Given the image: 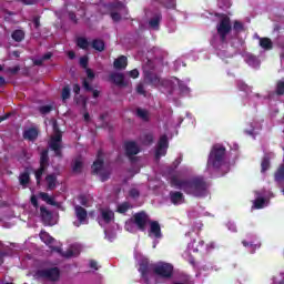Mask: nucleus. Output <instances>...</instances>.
Masks as SVG:
<instances>
[{"label":"nucleus","instance_id":"10","mask_svg":"<svg viewBox=\"0 0 284 284\" xmlns=\"http://www.w3.org/2000/svg\"><path fill=\"white\" fill-rule=\"evenodd\" d=\"M74 214H75V217L78 219V222H73V225L75 227H81V225H85V223H88V210H85L83 206L75 205Z\"/></svg>","mask_w":284,"mask_h":284},{"label":"nucleus","instance_id":"32","mask_svg":"<svg viewBox=\"0 0 284 284\" xmlns=\"http://www.w3.org/2000/svg\"><path fill=\"white\" fill-rule=\"evenodd\" d=\"M274 181L276 183H283L284 181V164H281L274 173Z\"/></svg>","mask_w":284,"mask_h":284},{"label":"nucleus","instance_id":"54","mask_svg":"<svg viewBox=\"0 0 284 284\" xmlns=\"http://www.w3.org/2000/svg\"><path fill=\"white\" fill-rule=\"evenodd\" d=\"M136 92L138 94H145V87H143V84H138Z\"/></svg>","mask_w":284,"mask_h":284},{"label":"nucleus","instance_id":"31","mask_svg":"<svg viewBox=\"0 0 284 284\" xmlns=\"http://www.w3.org/2000/svg\"><path fill=\"white\" fill-rule=\"evenodd\" d=\"M48 171V166L40 165L38 170L34 172L37 185H41V179L43 174Z\"/></svg>","mask_w":284,"mask_h":284},{"label":"nucleus","instance_id":"46","mask_svg":"<svg viewBox=\"0 0 284 284\" xmlns=\"http://www.w3.org/2000/svg\"><path fill=\"white\" fill-rule=\"evenodd\" d=\"M129 195L131 196V199H139V196H141V193L136 189H131L129 191Z\"/></svg>","mask_w":284,"mask_h":284},{"label":"nucleus","instance_id":"48","mask_svg":"<svg viewBox=\"0 0 284 284\" xmlns=\"http://www.w3.org/2000/svg\"><path fill=\"white\" fill-rule=\"evenodd\" d=\"M100 179H101L102 183H105V181H108V179H110V172H100Z\"/></svg>","mask_w":284,"mask_h":284},{"label":"nucleus","instance_id":"57","mask_svg":"<svg viewBox=\"0 0 284 284\" xmlns=\"http://www.w3.org/2000/svg\"><path fill=\"white\" fill-rule=\"evenodd\" d=\"M69 19L71 20V21H73V23H77L78 22V20H77V13H74V12H69Z\"/></svg>","mask_w":284,"mask_h":284},{"label":"nucleus","instance_id":"63","mask_svg":"<svg viewBox=\"0 0 284 284\" xmlns=\"http://www.w3.org/2000/svg\"><path fill=\"white\" fill-rule=\"evenodd\" d=\"M68 57H69V59L74 60V59H77V53L74 51H69Z\"/></svg>","mask_w":284,"mask_h":284},{"label":"nucleus","instance_id":"20","mask_svg":"<svg viewBox=\"0 0 284 284\" xmlns=\"http://www.w3.org/2000/svg\"><path fill=\"white\" fill-rule=\"evenodd\" d=\"M113 68H115V70H125V68H128V57L120 55L116 58L113 62Z\"/></svg>","mask_w":284,"mask_h":284},{"label":"nucleus","instance_id":"7","mask_svg":"<svg viewBox=\"0 0 284 284\" xmlns=\"http://www.w3.org/2000/svg\"><path fill=\"white\" fill-rule=\"evenodd\" d=\"M148 213H145V211H141L133 214L130 223H133V225H135L140 232H145L148 227Z\"/></svg>","mask_w":284,"mask_h":284},{"label":"nucleus","instance_id":"41","mask_svg":"<svg viewBox=\"0 0 284 284\" xmlns=\"http://www.w3.org/2000/svg\"><path fill=\"white\" fill-rule=\"evenodd\" d=\"M128 210H130V203H128V202H124L118 206L119 214H125V212H128Z\"/></svg>","mask_w":284,"mask_h":284},{"label":"nucleus","instance_id":"50","mask_svg":"<svg viewBox=\"0 0 284 284\" xmlns=\"http://www.w3.org/2000/svg\"><path fill=\"white\" fill-rule=\"evenodd\" d=\"M139 74L140 73L136 69L129 71V77H131V79H139Z\"/></svg>","mask_w":284,"mask_h":284},{"label":"nucleus","instance_id":"8","mask_svg":"<svg viewBox=\"0 0 284 284\" xmlns=\"http://www.w3.org/2000/svg\"><path fill=\"white\" fill-rule=\"evenodd\" d=\"M154 267L156 264L150 263L148 260H143L140 262L139 272L145 283H150V274H154Z\"/></svg>","mask_w":284,"mask_h":284},{"label":"nucleus","instance_id":"12","mask_svg":"<svg viewBox=\"0 0 284 284\" xmlns=\"http://www.w3.org/2000/svg\"><path fill=\"white\" fill-rule=\"evenodd\" d=\"M109 81L118 85V88H128V81H125V75L119 72H112L109 75Z\"/></svg>","mask_w":284,"mask_h":284},{"label":"nucleus","instance_id":"30","mask_svg":"<svg viewBox=\"0 0 284 284\" xmlns=\"http://www.w3.org/2000/svg\"><path fill=\"white\" fill-rule=\"evenodd\" d=\"M11 39H13V41L17 43H21V41L26 39V32H23L21 29L14 30L11 34Z\"/></svg>","mask_w":284,"mask_h":284},{"label":"nucleus","instance_id":"42","mask_svg":"<svg viewBox=\"0 0 284 284\" xmlns=\"http://www.w3.org/2000/svg\"><path fill=\"white\" fill-rule=\"evenodd\" d=\"M148 80L149 82L151 83V85H159L160 83V79H159V75H155V74H149L148 75Z\"/></svg>","mask_w":284,"mask_h":284},{"label":"nucleus","instance_id":"35","mask_svg":"<svg viewBox=\"0 0 284 284\" xmlns=\"http://www.w3.org/2000/svg\"><path fill=\"white\" fill-rule=\"evenodd\" d=\"M39 195H40V199H42V201H44V203H47L48 205H57L54 197L50 196V194L45 192H40Z\"/></svg>","mask_w":284,"mask_h":284},{"label":"nucleus","instance_id":"61","mask_svg":"<svg viewBox=\"0 0 284 284\" xmlns=\"http://www.w3.org/2000/svg\"><path fill=\"white\" fill-rule=\"evenodd\" d=\"M43 58H40V59H36L34 61H33V65H43Z\"/></svg>","mask_w":284,"mask_h":284},{"label":"nucleus","instance_id":"19","mask_svg":"<svg viewBox=\"0 0 284 284\" xmlns=\"http://www.w3.org/2000/svg\"><path fill=\"white\" fill-rule=\"evenodd\" d=\"M257 39H258V45L260 48H262V50L270 51L274 49V42H272V39L267 37H264V38L257 37Z\"/></svg>","mask_w":284,"mask_h":284},{"label":"nucleus","instance_id":"38","mask_svg":"<svg viewBox=\"0 0 284 284\" xmlns=\"http://www.w3.org/2000/svg\"><path fill=\"white\" fill-rule=\"evenodd\" d=\"M261 168V172H267L270 170V156L265 155L262 159Z\"/></svg>","mask_w":284,"mask_h":284},{"label":"nucleus","instance_id":"44","mask_svg":"<svg viewBox=\"0 0 284 284\" xmlns=\"http://www.w3.org/2000/svg\"><path fill=\"white\" fill-rule=\"evenodd\" d=\"M89 62H90V59L88 58V55H83V57L80 58V65L84 70H88V63Z\"/></svg>","mask_w":284,"mask_h":284},{"label":"nucleus","instance_id":"58","mask_svg":"<svg viewBox=\"0 0 284 284\" xmlns=\"http://www.w3.org/2000/svg\"><path fill=\"white\" fill-rule=\"evenodd\" d=\"M73 92L74 94H80L81 85H79V83L73 84Z\"/></svg>","mask_w":284,"mask_h":284},{"label":"nucleus","instance_id":"11","mask_svg":"<svg viewBox=\"0 0 284 284\" xmlns=\"http://www.w3.org/2000/svg\"><path fill=\"white\" fill-rule=\"evenodd\" d=\"M169 146L170 142L168 141V135H162L158 142V148L155 150V159H161V156H165V154H168Z\"/></svg>","mask_w":284,"mask_h":284},{"label":"nucleus","instance_id":"13","mask_svg":"<svg viewBox=\"0 0 284 284\" xmlns=\"http://www.w3.org/2000/svg\"><path fill=\"white\" fill-rule=\"evenodd\" d=\"M105 161L103 160V151L99 150L97 154V160L92 164V174H100L101 170H103V165Z\"/></svg>","mask_w":284,"mask_h":284},{"label":"nucleus","instance_id":"64","mask_svg":"<svg viewBox=\"0 0 284 284\" xmlns=\"http://www.w3.org/2000/svg\"><path fill=\"white\" fill-rule=\"evenodd\" d=\"M10 119V113H6L4 115L0 116V123L3 121H8Z\"/></svg>","mask_w":284,"mask_h":284},{"label":"nucleus","instance_id":"16","mask_svg":"<svg viewBox=\"0 0 284 284\" xmlns=\"http://www.w3.org/2000/svg\"><path fill=\"white\" fill-rule=\"evenodd\" d=\"M120 8H121L120 2L109 4L110 17L112 21H114L115 23H119V21H121V13L114 11V10H119Z\"/></svg>","mask_w":284,"mask_h":284},{"label":"nucleus","instance_id":"45","mask_svg":"<svg viewBox=\"0 0 284 284\" xmlns=\"http://www.w3.org/2000/svg\"><path fill=\"white\" fill-rule=\"evenodd\" d=\"M33 26L36 30H39V28H41V16L33 17Z\"/></svg>","mask_w":284,"mask_h":284},{"label":"nucleus","instance_id":"51","mask_svg":"<svg viewBox=\"0 0 284 284\" xmlns=\"http://www.w3.org/2000/svg\"><path fill=\"white\" fill-rule=\"evenodd\" d=\"M31 205H33V207H39V200L37 199V195H31Z\"/></svg>","mask_w":284,"mask_h":284},{"label":"nucleus","instance_id":"39","mask_svg":"<svg viewBox=\"0 0 284 284\" xmlns=\"http://www.w3.org/2000/svg\"><path fill=\"white\" fill-rule=\"evenodd\" d=\"M265 205V199L264 197H257L255 201H254V207L256 210H263Z\"/></svg>","mask_w":284,"mask_h":284},{"label":"nucleus","instance_id":"18","mask_svg":"<svg viewBox=\"0 0 284 284\" xmlns=\"http://www.w3.org/2000/svg\"><path fill=\"white\" fill-rule=\"evenodd\" d=\"M23 139L26 141H37V139H39V130L37 128H29L24 130Z\"/></svg>","mask_w":284,"mask_h":284},{"label":"nucleus","instance_id":"2","mask_svg":"<svg viewBox=\"0 0 284 284\" xmlns=\"http://www.w3.org/2000/svg\"><path fill=\"white\" fill-rule=\"evenodd\" d=\"M220 22L216 26L221 43H227V36L232 32V20L225 13H216Z\"/></svg>","mask_w":284,"mask_h":284},{"label":"nucleus","instance_id":"24","mask_svg":"<svg viewBox=\"0 0 284 284\" xmlns=\"http://www.w3.org/2000/svg\"><path fill=\"white\" fill-rule=\"evenodd\" d=\"M40 239L45 245H49V247H52V243L55 241L54 237H52L51 234L45 231L40 232Z\"/></svg>","mask_w":284,"mask_h":284},{"label":"nucleus","instance_id":"56","mask_svg":"<svg viewBox=\"0 0 284 284\" xmlns=\"http://www.w3.org/2000/svg\"><path fill=\"white\" fill-rule=\"evenodd\" d=\"M42 61H49V59H52V52H47L41 57Z\"/></svg>","mask_w":284,"mask_h":284},{"label":"nucleus","instance_id":"15","mask_svg":"<svg viewBox=\"0 0 284 284\" xmlns=\"http://www.w3.org/2000/svg\"><path fill=\"white\" fill-rule=\"evenodd\" d=\"M149 236H154V239H161L163 236V234L161 233V224H159V222H150Z\"/></svg>","mask_w":284,"mask_h":284},{"label":"nucleus","instance_id":"47","mask_svg":"<svg viewBox=\"0 0 284 284\" xmlns=\"http://www.w3.org/2000/svg\"><path fill=\"white\" fill-rule=\"evenodd\" d=\"M83 89L85 90V92H92V85H90V82H88V80H83L82 82Z\"/></svg>","mask_w":284,"mask_h":284},{"label":"nucleus","instance_id":"40","mask_svg":"<svg viewBox=\"0 0 284 284\" xmlns=\"http://www.w3.org/2000/svg\"><path fill=\"white\" fill-rule=\"evenodd\" d=\"M52 110H53V106L50 104L39 106L40 114H50Z\"/></svg>","mask_w":284,"mask_h":284},{"label":"nucleus","instance_id":"59","mask_svg":"<svg viewBox=\"0 0 284 284\" xmlns=\"http://www.w3.org/2000/svg\"><path fill=\"white\" fill-rule=\"evenodd\" d=\"M21 2L24 6H34V3H37V0H21Z\"/></svg>","mask_w":284,"mask_h":284},{"label":"nucleus","instance_id":"55","mask_svg":"<svg viewBox=\"0 0 284 284\" xmlns=\"http://www.w3.org/2000/svg\"><path fill=\"white\" fill-rule=\"evenodd\" d=\"M181 161H182L181 158L175 159V160L173 161V163H172V168H173L174 170H176V168H179V166L181 165Z\"/></svg>","mask_w":284,"mask_h":284},{"label":"nucleus","instance_id":"33","mask_svg":"<svg viewBox=\"0 0 284 284\" xmlns=\"http://www.w3.org/2000/svg\"><path fill=\"white\" fill-rule=\"evenodd\" d=\"M77 45H78V48H80L81 50H89V48H90V41H88L87 38L79 37V38L77 39Z\"/></svg>","mask_w":284,"mask_h":284},{"label":"nucleus","instance_id":"29","mask_svg":"<svg viewBox=\"0 0 284 284\" xmlns=\"http://www.w3.org/2000/svg\"><path fill=\"white\" fill-rule=\"evenodd\" d=\"M48 149H44L41 153H40V165L44 166V168H50V156L48 155Z\"/></svg>","mask_w":284,"mask_h":284},{"label":"nucleus","instance_id":"37","mask_svg":"<svg viewBox=\"0 0 284 284\" xmlns=\"http://www.w3.org/2000/svg\"><path fill=\"white\" fill-rule=\"evenodd\" d=\"M101 216H102L104 222L111 223L112 220L114 219V212H112V211H102Z\"/></svg>","mask_w":284,"mask_h":284},{"label":"nucleus","instance_id":"25","mask_svg":"<svg viewBox=\"0 0 284 284\" xmlns=\"http://www.w3.org/2000/svg\"><path fill=\"white\" fill-rule=\"evenodd\" d=\"M71 168L74 174H81V172L83 171V161L81 160V158H75Z\"/></svg>","mask_w":284,"mask_h":284},{"label":"nucleus","instance_id":"43","mask_svg":"<svg viewBox=\"0 0 284 284\" xmlns=\"http://www.w3.org/2000/svg\"><path fill=\"white\" fill-rule=\"evenodd\" d=\"M233 30L235 32H243V22L235 20L233 23Z\"/></svg>","mask_w":284,"mask_h":284},{"label":"nucleus","instance_id":"36","mask_svg":"<svg viewBox=\"0 0 284 284\" xmlns=\"http://www.w3.org/2000/svg\"><path fill=\"white\" fill-rule=\"evenodd\" d=\"M71 95H72V92H71L70 85L69 84L64 85L61 91V99L63 103H65V101H68V99H70Z\"/></svg>","mask_w":284,"mask_h":284},{"label":"nucleus","instance_id":"62","mask_svg":"<svg viewBox=\"0 0 284 284\" xmlns=\"http://www.w3.org/2000/svg\"><path fill=\"white\" fill-rule=\"evenodd\" d=\"M145 141H148V143H153L154 136L152 134H146L145 135Z\"/></svg>","mask_w":284,"mask_h":284},{"label":"nucleus","instance_id":"28","mask_svg":"<svg viewBox=\"0 0 284 284\" xmlns=\"http://www.w3.org/2000/svg\"><path fill=\"white\" fill-rule=\"evenodd\" d=\"M19 183L22 187H28L30 185V172L24 171L19 175Z\"/></svg>","mask_w":284,"mask_h":284},{"label":"nucleus","instance_id":"52","mask_svg":"<svg viewBox=\"0 0 284 284\" xmlns=\"http://www.w3.org/2000/svg\"><path fill=\"white\" fill-rule=\"evenodd\" d=\"M19 70H21V67L16 65V67H13V68H9V69H8V72H10V74H18V73H19Z\"/></svg>","mask_w":284,"mask_h":284},{"label":"nucleus","instance_id":"22","mask_svg":"<svg viewBox=\"0 0 284 284\" xmlns=\"http://www.w3.org/2000/svg\"><path fill=\"white\" fill-rule=\"evenodd\" d=\"M45 181L48 190H57V175L54 173L47 175Z\"/></svg>","mask_w":284,"mask_h":284},{"label":"nucleus","instance_id":"23","mask_svg":"<svg viewBox=\"0 0 284 284\" xmlns=\"http://www.w3.org/2000/svg\"><path fill=\"white\" fill-rule=\"evenodd\" d=\"M135 116H138V119H141V121H144L145 123L150 121V112L142 108H138L135 110Z\"/></svg>","mask_w":284,"mask_h":284},{"label":"nucleus","instance_id":"3","mask_svg":"<svg viewBox=\"0 0 284 284\" xmlns=\"http://www.w3.org/2000/svg\"><path fill=\"white\" fill-rule=\"evenodd\" d=\"M225 159V148L224 146H213L207 159V168L213 170H220L223 165Z\"/></svg>","mask_w":284,"mask_h":284},{"label":"nucleus","instance_id":"5","mask_svg":"<svg viewBox=\"0 0 284 284\" xmlns=\"http://www.w3.org/2000/svg\"><path fill=\"white\" fill-rule=\"evenodd\" d=\"M54 135L51 136L49 148L54 151L55 156L58 159H61L63 156V152L61 151V141H63V133H61V130H59V126L57 124L53 125Z\"/></svg>","mask_w":284,"mask_h":284},{"label":"nucleus","instance_id":"34","mask_svg":"<svg viewBox=\"0 0 284 284\" xmlns=\"http://www.w3.org/2000/svg\"><path fill=\"white\" fill-rule=\"evenodd\" d=\"M275 94L276 97H284V79L276 81Z\"/></svg>","mask_w":284,"mask_h":284},{"label":"nucleus","instance_id":"27","mask_svg":"<svg viewBox=\"0 0 284 284\" xmlns=\"http://www.w3.org/2000/svg\"><path fill=\"white\" fill-rule=\"evenodd\" d=\"M91 47L93 50H97V52H103L105 50V42L101 39H93Z\"/></svg>","mask_w":284,"mask_h":284},{"label":"nucleus","instance_id":"21","mask_svg":"<svg viewBox=\"0 0 284 284\" xmlns=\"http://www.w3.org/2000/svg\"><path fill=\"white\" fill-rule=\"evenodd\" d=\"M161 19H163V16H161V13H156L155 16H153V18L149 20L150 28H152L153 30H159V27L161 26Z\"/></svg>","mask_w":284,"mask_h":284},{"label":"nucleus","instance_id":"6","mask_svg":"<svg viewBox=\"0 0 284 284\" xmlns=\"http://www.w3.org/2000/svg\"><path fill=\"white\" fill-rule=\"evenodd\" d=\"M154 275L159 278L170 280L174 276V265L168 262H160L154 266Z\"/></svg>","mask_w":284,"mask_h":284},{"label":"nucleus","instance_id":"9","mask_svg":"<svg viewBox=\"0 0 284 284\" xmlns=\"http://www.w3.org/2000/svg\"><path fill=\"white\" fill-rule=\"evenodd\" d=\"M124 150L126 156L130 159L131 163H136L138 159L134 158L139 152H141V149L139 148V144L134 141H128L124 143Z\"/></svg>","mask_w":284,"mask_h":284},{"label":"nucleus","instance_id":"53","mask_svg":"<svg viewBox=\"0 0 284 284\" xmlns=\"http://www.w3.org/2000/svg\"><path fill=\"white\" fill-rule=\"evenodd\" d=\"M89 265L91 270H99V263L95 260H91Z\"/></svg>","mask_w":284,"mask_h":284},{"label":"nucleus","instance_id":"26","mask_svg":"<svg viewBox=\"0 0 284 284\" xmlns=\"http://www.w3.org/2000/svg\"><path fill=\"white\" fill-rule=\"evenodd\" d=\"M51 251L57 252L58 254H61L63 258H72V256H74V251L68 250L63 252V250H61V247L59 246H51Z\"/></svg>","mask_w":284,"mask_h":284},{"label":"nucleus","instance_id":"1","mask_svg":"<svg viewBox=\"0 0 284 284\" xmlns=\"http://www.w3.org/2000/svg\"><path fill=\"white\" fill-rule=\"evenodd\" d=\"M170 185L176 190H183L184 194H189L190 196L197 199L207 196V182H205L203 176L181 180L179 176L173 175L170 179Z\"/></svg>","mask_w":284,"mask_h":284},{"label":"nucleus","instance_id":"60","mask_svg":"<svg viewBox=\"0 0 284 284\" xmlns=\"http://www.w3.org/2000/svg\"><path fill=\"white\" fill-rule=\"evenodd\" d=\"M87 75H88V79H94V71H92V69H87Z\"/></svg>","mask_w":284,"mask_h":284},{"label":"nucleus","instance_id":"49","mask_svg":"<svg viewBox=\"0 0 284 284\" xmlns=\"http://www.w3.org/2000/svg\"><path fill=\"white\" fill-rule=\"evenodd\" d=\"M79 201L81 205H83L84 207H88V197L85 195H80Z\"/></svg>","mask_w":284,"mask_h":284},{"label":"nucleus","instance_id":"4","mask_svg":"<svg viewBox=\"0 0 284 284\" xmlns=\"http://www.w3.org/2000/svg\"><path fill=\"white\" fill-rule=\"evenodd\" d=\"M36 278H44L45 281H50L51 283L59 282L61 278V270L57 266L38 270L34 274Z\"/></svg>","mask_w":284,"mask_h":284},{"label":"nucleus","instance_id":"14","mask_svg":"<svg viewBox=\"0 0 284 284\" xmlns=\"http://www.w3.org/2000/svg\"><path fill=\"white\" fill-rule=\"evenodd\" d=\"M169 196L173 205H183L185 203V195L181 191H171Z\"/></svg>","mask_w":284,"mask_h":284},{"label":"nucleus","instance_id":"17","mask_svg":"<svg viewBox=\"0 0 284 284\" xmlns=\"http://www.w3.org/2000/svg\"><path fill=\"white\" fill-rule=\"evenodd\" d=\"M40 216L43 225H52V212H50L45 206L40 207Z\"/></svg>","mask_w":284,"mask_h":284}]
</instances>
